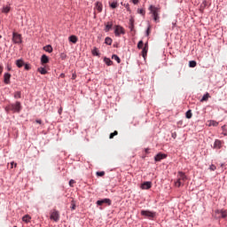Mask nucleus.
<instances>
[{
    "label": "nucleus",
    "mask_w": 227,
    "mask_h": 227,
    "mask_svg": "<svg viewBox=\"0 0 227 227\" xmlns=\"http://www.w3.org/2000/svg\"><path fill=\"white\" fill-rule=\"evenodd\" d=\"M154 22H160V7H157L155 5H150L148 8Z\"/></svg>",
    "instance_id": "obj_1"
},
{
    "label": "nucleus",
    "mask_w": 227,
    "mask_h": 227,
    "mask_svg": "<svg viewBox=\"0 0 227 227\" xmlns=\"http://www.w3.org/2000/svg\"><path fill=\"white\" fill-rule=\"evenodd\" d=\"M6 113H20L22 111V105H20V102L17 101L14 104H10L5 107Z\"/></svg>",
    "instance_id": "obj_2"
},
{
    "label": "nucleus",
    "mask_w": 227,
    "mask_h": 227,
    "mask_svg": "<svg viewBox=\"0 0 227 227\" xmlns=\"http://www.w3.org/2000/svg\"><path fill=\"white\" fill-rule=\"evenodd\" d=\"M187 182V176L184 172H178L177 180L175 183L176 187H182Z\"/></svg>",
    "instance_id": "obj_3"
},
{
    "label": "nucleus",
    "mask_w": 227,
    "mask_h": 227,
    "mask_svg": "<svg viewBox=\"0 0 227 227\" xmlns=\"http://www.w3.org/2000/svg\"><path fill=\"white\" fill-rule=\"evenodd\" d=\"M215 216L217 218V219H225V217L227 216V210L225 209H222V210H215Z\"/></svg>",
    "instance_id": "obj_4"
},
{
    "label": "nucleus",
    "mask_w": 227,
    "mask_h": 227,
    "mask_svg": "<svg viewBox=\"0 0 227 227\" xmlns=\"http://www.w3.org/2000/svg\"><path fill=\"white\" fill-rule=\"evenodd\" d=\"M12 42L13 43H22V35L19 33H12Z\"/></svg>",
    "instance_id": "obj_5"
},
{
    "label": "nucleus",
    "mask_w": 227,
    "mask_h": 227,
    "mask_svg": "<svg viewBox=\"0 0 227 227\" xmlns=\"http://www.w3.org/2000/svg\"><path fill=\"white\" fill-rule=\"evenodd\" d=\"M114 35L115 36H120V35H125V28H123V27L120 25H117L115 27Z\"/></svg>",
    "instance_id": "obj_6"
},
{
    "label": "nucleus",
    "mask_w": 227,
    "mask_h": 227,
    "mask_svg": "<svg viewBox=\"0 0 227 227\" xmlns=\"http://www.w3.org/2000/svg\"><path fill=\"white\" fill-rule=\"evenodd\" d=\"M112 201L110 200V199H102L99 200L96 202V205H98V207H102V205H108V207H110Z\"/></svg>",
    "instance_id": "obj_7"
},
{
    "label": "nucleus",
    "mask_w": 227,
    "mask_h": 227,
    "mask_svg": "<svg viewBox=\"0 0 227 227\" xmlns=\"http://www.w3.org/2000/svg\"><path fill=\"white\" fill-rule=\"evenodd\" d=\"M50 219L55 222L59 221V212H58L56 209H53L51 213Z\"/></svg>",
    "instance_id": "obj_8"
},
{
    "label": "nucleus",
    "mask_w": 227,
    "mask_h": 227,
    "mask_svg": "<svg viewBox=\"0 0 227 227\" xmlns=\"http://www.w3.org/2000/svg\"><path fill=\"white\" fill-rule=\"evenodd\" d=\"M141 215H145V217H148L149 219H153L155 217V213H153L152 211L142 210Z\"/></svg>",
    "instance_id": "obj_9"
},
{
    "label": "nucleus",
    "mask_w": 227,
    "mask_h": 227,
    "mask_svg": "<svg viewBox=\"0 0 227 227\" xmlns=\"http://www.w3.org/2000/svg\"><path fill=\"white\" fill-rule=\"evenodd\" d=\"M214 148L216 150H221V148H223V142L219 139H216L214 143Z\"/></svg>",
    "instance_id": "obj_10"
},
{
    "label": "nucleus",
    "mask_w": 227,
    "mask_h": 227,
    "mask_svg": "<svg viewBox=\"0 0 227 227\" xmlns=\"http://www.w3.org/2000/svg\"><path fill=\"white\" fill-rule=\"evenodd\" d=\"M10 79H12V74H10V73H5L4 75V84H10Z\"/></svg>",
    "instance_id": "obj_11"
},
{
    "label": "nucleus",
    "mask_w": 227,
    "mask_h": 227,
    "mask_svg": "<svg viewBox=\"0 0 227 227\" xmlns=\"http://www.w3.org/2000/svg\"><path fill=\"white\" fill-rule=\"evenodd\" d=\"M166 154L163 153H158L155 157L154 160L156 162H160V160H162V159H166Z\"/></svg>",
    "instance_id": "obj_12"
},
{
    "label": "nucleus",
    "mask_w": 227,
    "mask_h": 227,
    "mask_svg": "<svg viewBox=\"0 0 227 227\" xmlns=\"http://www.w3.org/2000/svg\"><path fill=\"white\" fill-rule=\"evenodd\" d=\"M152 188V182H145L141 185V189L148 190Z\"/></svg>",
    "instance_id": "obj_13"
},
{
    "label": "nucleus",
    "mask_w": 227,
    "mask_h": 227,
    "mask_svg": "<svg viewBox=\"0 0 227 227\" xmlns=\"http://www.w3.org/2000/svg\"><path fill=\"white\" fill-rule=\"evenodd\" d=\"M41 63L42 65H47V63H49V57H47V55H43L41 57Z\"/></svg>",
    "instance_id": "obj_14"
},
{
    "label": "nucleus",
    "mask_w": 227,
    "mask_h": 227,
    "mask_svg": "<svg viewBox=\"0 0 227 227\" xmlns=\"http://www.w3.org/2000/svg\"><path fill=\"white\" fill-rule=\"evenodd\" d=\"M111 29H113V22H107L105 28L106 33H109Z\"/></svg>",
    "instance_id": "obj_15"
},
{
    "label": "nucleus",
    "mask_w": 227,
    "mask_h": 227,
    "mask_svg": "<svg viewBox=\"0 0 227 227\" xmlns=\"http://www.w3.org/2000/svg\"><path fill=\"white\" fill-rule=\"evenodd\" d=\"M95 8L98 12V13H101L103 8L102 3L97 2Z\"/></svg>",
    "instance_id": "obj_16"
},
{
    "label": "nucleus",
    "mask_w": 227,
    "mask_h": 227,
    "mask_svg": "<svg viewBox=\"0 0 227 227\" xmlns=\"http://www.w3.org/2000/svg\"><path fill=\"white\" fill-rule=\"evenodd\" d=\"M146 54H148V45L147 44H145L142 50L143 58H146Z\"/></svg>",
    "instance_id": "obj_17"
},
{
    "label": "nucleus",
    "mask_w": 227,
    "mask_h": 227,
    "mask_svg": "<svg viewBox=\"0 0 227 227\" xmlns=\"http://www.w3.org/2000/svg\"><path fill=\"white\" fill-rule=\"evenodd\" d=\"M78 38L76 35H71L69 36V42H71L72 43H77L78 42Z\"/></svg>",
    "instance_id": "obj_18"
},
{
    "label": "nucleus",
    "mask_w": 227,
    "mask_h": 227,
    "mask_svg": "<svg viewBox=\"0 0 227 227\" xmlns=\"http://www.w3.org/2000/svg\"><path fill=\"white\" fill-rule=\"evenodd\" d=\"M16 66L18 67V68H22V67H24V60L22 59L16 60Z\"/></svg>",
    "instance_id": "obj_19"
},
{
    "label": "nucleus",
    "mask_w": 227,
    "mask_h": 227,
    "mask_svg": "<svg viewBox=\"0 0 227 227\" xmlns=\"http://www.w3.org/2000/svg\"><path fill=\"white\" fill-rule=\"evenodd\" d=\"M210 98V94L207 92L201 98L200 102H207Z\"/></svg>",
    "instance_id": "obj_20"
},
{
    "label": "nucleus",
    "mask_w": 227,
    "mask_h": 227,
    "mask_svg": "<svg viewBox=\"0 0 227 227\" xmlns=\"http://www.w3.org/2000/svg\"><path fill=\"white\" fill-rule=\"evenodd\" d=\"M219 125V122L216 121H208V127H217Z\"/></svg>",
    "instance_id": "obj_21"
},
{
    "label": "nucleus",
    "mask_w": 227,
    "mask_h": 227,
    "mask_svg": "<svg viewBox=\"0 0 227 227\" xmlns=\"http://www.w3.org/2000/svg\"><path fill=\"white\" fill-rule=\"evenodd\" d=\"M11 7L9 5L4 6L2 9V13H9Z\"/></svg>",
    "instance_id": "obj_22"
},
{
    "label": "nucleus",
    "mask_w": 227,
    "mask_h": 227,
    "mask_svg": "<svg viewBox=\"0 0 227 227\" xmlns=\"http://www.w3.org/2000/svg\"><path fill=\"white\" fill-rule=\"evenodd\" d=\"M22 221L24 223H29L31 221V216H29V215H26L22 217Z\"/></svg>",
    "instance_id": "obj_23"
},
{
    "label": "nucleus",
    "mask_w": 227,
    "mask_h": 227,
    "mask_svg": "<svg viewBox=\"0 0 227 227\" xmlns=\"http://www.w3.org/2000/svg\"><path fill=\"white\" fill-rule=\"evenodd\" d=\"M104 61L107 67H111L113 65V60H111L109 58H105Z\"/></svg>",
    "instance_id": "obj_24"
},
{
    "label": "nucleus",
    "mask_w": 227,
    "mask_h": 227,
    "mask_svg": "<svg viewBox=\"0 0 227 227\" xmlns=\"http://www.w3.org/2000/svg\"><path fill=\"white\" fill-rule=\"evenodd\" d=\"M137 12L139 15H142V17H145V15H146V11H145V9H137Z\"/></svg>",
    "instance_id": "obj_25"
},
{
    "label": "nucleus",
    "mask_w": 227,
    "mask_h": 227,
    "mask_svg": "<svg viewBox=\"0 0 227 227\" xmlns=\"http://www.w3.org/2000/svg\"><path fill=\"white\" fill-rule=\"evenodd\" d=\"M43 51H45L46 52H52V46L51 45H46L43 47Z\"/></svg>",
    "instance_id": "obj_26"
},
{
    "label": "nucleus",
    "mask_w": 227,
    "mask_h": 227,
    "mask_svg": "<svg viewBox=\"0 0 227 227\" xmlns=\"http://www.w3.org/2000/svg\"><path fill=\"white\" fill-rule=\"evenodd\" d=\"M185 117L188 119V120H191V118H192V110H188L185 114Z\"/></svg>",
    "instance_id": "obj_27"
},
{
    "label": "nucleus",
    "mask_w": 227,
    "mask_h": 227,
    "mask_svg": "<svg viewBox=\"0 0 227 227\" xmlns=\"http://www.w3.org/2000/svg\"><path fill=\"white\" fill-rule=\"evenodd\" d=\"M38 72H40L42 75H45V74H47V69H45V67H39Z\"/></svg>",
    "instance_id": "obj_28"
},
{
    "label": "nucleus",
    "mask_w": 227,
    "mask_h": 227,
    "mask_svg": "<svg viewBox=\"0 0 227 227\" xmlns=\"http://www.w3.org/2000/svg\"><path fill=\"white\" fill-rule=\"evenodd\" d=\"M105 43H106V45H111L113 43V39H111V37H106L105 39Z\"/></svg>",
    "instance_id": "obj_29"
},
{
    "label": "nucleus",
    "mask_w": 227,
    "mask_h": 227,
    "mask_svg": "<svg viewBox=\"0 0 227 227\" xmlns=\"http://www.w3.org/2000/svg\"><path fill=\"white\" fill-rule=\"evenodd\" d=\"M112 59H114L115 61H117V63H121V59H120V57H118V55H113Z\"/></svg>",
    "instance_id": "obj_30"
},
{
    "label": "nucleus",
    "mask_w": 227,
    "mask_h": 227,
    "mask_svg": "<svg viewBox=\"0 0 227 227\" xmlns=\"http://www.w3.org/2000/svg\"><path fill=\"white\" fill-rule=\"evenodd\" d=\"M196 65H197V63H196L195 60H192V61L189 62V67L191 68H194L196 67Z\"/></svg>",
    "instance_id": "obj_31"
},
{
    "label": "nucleus",
    "mask_w": 227,
    "mask_h": 227,
    "mask_svg": "<svg viewBox=\"0 0 227 227\" xmlns=\"http://www.w3.org/2000/svg\"><path fill=\"white\" fill-rule=\"evenodd\" d=\"M129 28L132 31V29H134V19H130L129 20Z\"/></svg>",
    "instance_id": "obj_32"
},
{
    "label": "nucleus",
    "mask_w": 227,
    "mask_h": 227,
    "mask_svg": "<svg viewBox=\"0 0 227 227\" xmlns=\"http://www.w3.org/2000/svg\"><path fill=\"white\" fill-rule=\"evenodd\" d=\"M223 136H227V125L222 127Z\"/></svg>",
    "instance_id": "obj_33"
},
{
    "label": "nucleus",
    "mask_w": 227,
    "mask_h": 227,
    "mask_svg": "<svg viewBox=\"0 0 227 227\" xmlns=\"http://www.w3.org/2000/svg\"><path fill=\"white\" fill-rule=\"evenodd\" d=\"M92 54H93V56H99V54H98V48H94V49L92 50Z\"/></svg>",
    "instance_id": "obj_34"
},
{
    "label": "nucleus",
    "mask_w": 227,
    "mask_h": 227,
    "mask_svg": "<svg viewBox=\"0 0 227 227\" xmlns=\"http://www.w3.org/2000/svg\"><path fill=\"white\" fill-rule=\"evenodd\" d=\"M21 92L20 91H17L14 93V98H21Z\"/></svg>",
    "instance_id": "obj_35"
},
{
    "label": "nucleus",
    "mask_w": 227,
    "mask_h": 227,
    "mask_svg": "<svg viewBox=\"0 0 227 227\" xmlns=\"http://www.w3.org/2000/svg\"><path fill=\"white\" fill-rule=\"evenodd\" d=\"M110 6L113 9L118 8V2H113L112 4H110Z\"/></svg>",
    "instance_id": "obj_36"
},
{
    "label": "nucleus",
    "mask_w": 227,
    "mask_h": 227,
    "mask_svg": "<svg viewBox=\"0 0 227 227\" xmlns=\"http://www.w3.org/2000/svg\"><path fill=\"white\" fill-rule=\"evenodd\" d=\"M114 136H118V132L116 130L110 134L109 138L113 139L114 137Z\"/></svg>",
    "instance_id": "obj_37"
},
{
    "label": "nucleus",
    "mask_w": 227,
    "mask_h": 227,
    "mask_svg": "<svg viewBox=\"0 0 227 227\" xmlns=\"http://www.w3.org/2000/svg\"><path fill=\"white\" fill-rule=\"evenodd\" d=\"M96 175H97V176H104V175H106V172H104V171L97 172Z\"/></svg>",
    "instance_id": "obj_38"
},
{
    "label": "nucleus",
    "mask_w": 227,
    "mask_h": 227,
    "mask_svg": "<svg viewBox=\"0 0 227 227\" xmlns=\"http://www.w3.org/2000/svg\"><path fill=\"white\" fill-rule=\"evenodd\" d=\"M143 45H144L143 41H139V42H138V44H137V47H138L139 49H143Z\"/></svg>",
    "instance_id": "obj_39"
},
{
    "label": "nucleus",
    "mask_w": 227,
    "mask_h": 227,
    "mask_svg": "<svg viewBox=\"0 0 227 227\" xmlns=\"http://www.w3.org/2000/svg\"><path fill=\"white\" fill-rule=\"evenodd\" d=\"M209 169H210L211 171H215V169H217V168L215 167V165H211V166L209 167Z\"/></svg>",
    "instance_id": "obj_40"
},
{
    "label": "nucleus",
    "mask_w": 227,
    "mask_h": 227,
    "mask_svg": "<svg viewBox=\"0 0 227 227\" xmlns=\"http://www.w3.org/2000/svg\"><path fill=\"white\" fill-rule=\"evenodd\" d=\"M71 210H75V202L74 200L71 203Z\"/></svg>",
    "instance_id": "obj_41"
},
{
    "label": "nucleus",
    "mask_w": 227,
    "mask_h": 227,
    "mask_svg": "<svg viewBox=\"0 0 227 227\" xmlns=\"http://www.w3.org/2000/svg\"><path fill=\"white\" fill-rule=\"evenodd\" d=\"M60 59H67V55L65 53L60 54Z\"/></svg>",
    "instance_id": "obj_42"
},
{
    "label": "nucleus",
    "mask_w": 227,
    "mask_h": 227,
    "mask_svg": "<svg viewBox=\"0 0 227 227\" xmlns=\"http://www.w3.org/2000/svg\"><path fill=\"white\" fill-rule=\"evenodd\" d=\"M25 70H31V66L29 64H25Z\"/></svg>",
    "instance_id": "obj_43"
},
{
    "label": "nucleus",
    "mask_w": 227,
    "mask_h": 227,
    "mask_svg": "<svg viewBox=\"0 0 227 227\" xmlns=\"http://www.w3.org/2000/svg\"><path fill=\"white\" fill-rule=\"evenodd\" d=\"M74 184H75V181H74V179H71V180L69 181V185H70V187H73V186H74Z\"/></svg>",
    "instance_id": "obj_44"
},
{
    "label": "nucleus",
    "mask_w": 227,
    "mask_h": 227,
    "mask_svg": "<svg viewBox=\"0 0 227 227\" xmlns=\"http://www.w3.org/2000/svg\"><path fill=\"white\" fill-rule=\"evenodd\" d=\"M150 29H151V27L149 26L146 30V36H150Z\"/></svg>",
    "instance_id": "obj_45"
},
{
    "label": "nucleus",
    "mask_w": 227,
    "mask_h": 227,
    "mask_svg": "<svg viewBox=\"0 0 227 227\" xmlns=\"http://www.w3.org/2000/svg\"><path fill=\"white\" fill-rule=\"evenodd\" d=\"M13 166L15 167V168H17V163H15V162H11V168H12V169H13Z\"/></svg>",
    "instance_id": "obj_46"
},
{
    "label": "nucleus",
    "mask_w": 227,
    "mask_h": 227,
    "mask_svg": "<svg viewBox=\"0 0 227 227\" xmlns=\"http://www.w3.org/2000/svg\"><path fill=\"white\" fill-rule=\"evenodd\" d=\"M125 8H127L128 12H130V5L129 4H125Z\"/></svg>",
    "instance_id": "obj_47"
},
{
    "label": "nucleus",
    "mask_w": 227,
    "mask_h": 227,
    "mask_svg": "<svg viewBox=\"0 0 227 227\" xmlns=\"http://www.w3.org/2000/svg\"><path fill=\"white\" fill-rule=\"evenodd\" d=\"M131 2L133 3V4H137V3H139V0H131Z\"/></svg>",
    "instance_id": "obj_48"
},
{
    "label": "nucleus",
    "mask_w": 227,
    "mask_h": 227,
    "mask_svg": "<svg viewBox=\"0 0 227 227\" xmlns=\"http://www.w3.org/2000/svg\"><path fill=\"white\" fill-rule=\"evenodd\" d=\"M62 113H63V108L60 107V108L59 109V114H61Z\"/></svg>",
    "instance_id": "obj_49"
},
{
    "label": "nucleus",
    "mask_w": 227,
    "mask_h": 227,
    "mask_svg": "<svg viewBox=\"0 0 227 227\" xmlns=\"http://www.w3.org/2000/svg\"><path fill=\"white\" fill-rule=\"evenodd\" d=\"M4 67L0 65V74H3Z\"/></svg>",
    "instance_id": "obj_50"
},
{
    "label": "nucleus",
    "mask_w": 227,
    "mask_h": 227,
    "mask_svg": "<svg viewBox=\"0 0 227 227\" xmlns=\"http://www.w3.org/2000/svg\"><path fill=\"white\" fill-rule=\"evenodd\" d=\"M172 137H173L174 139H176V133H172Z\"/></svg>",
    "instance_id": "obj_51"
},
{
    "label": "nucleus",
    "mask_w": 227,
    "mask_h": 227,
    "mask_svg": "<svg viewBox=\"0 0 227 227\" xmlns=\"http://www.w3.org/2000/svg\"><path fill=\"white\" fill-rule=\"evenodd\" d=\"M36 123L42 124V120H36Z\"/></svg>",
    "instance_id": "obj_52"
},
{
    "label": "nucleus",
    "mask_w": 227,
    "mask_h": 227,
    "mask_svg": "<svg viewBox=\"0 0 227 227\" xmlns=\"http://www.w3.org/2000/svg\"><path fill=\"white\" fill-rule=\"evenodd\" d=\"M150 149H145V153H148V151H149Z\"/></svg>",
    "instance_id": "obj_53"
},
{
    "label": "nucleus",
    "mask_w": 227,
    "mask_h": 227,
    "mask_svg": "<svg viewBox=\"0 0 227 227\" xmlns=\"http://www.w3.org/2000/svg\"><path fill=\"white\" fill-rule=\"evenodd\" d=\"M1 38H3V36H2V35H0V39H1Z\"/></svg>",
    "instance_id": "obj_54"
},
{
    "label": "nucleus",
    "mask_w": 227,
    "mask_h": 227,
    "mask_svg": "<svg viewBox=\"0 0 227 227\" xmlns=\"http://www.w3.org/2000/svg\"><path fill=\"white\" fill-rule=\"evenodd\" d=\"M180 3H182V0H180Z\"/></svg>",
    "instance_id": "obj_55"
}]
</instances>
